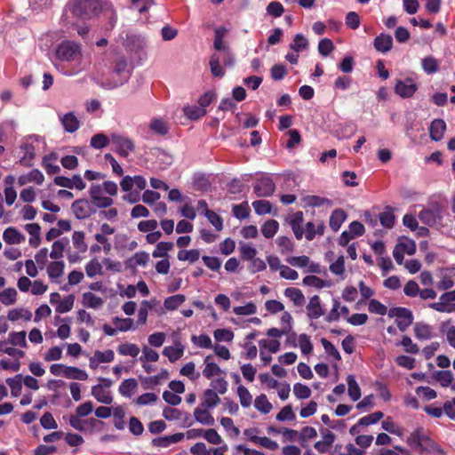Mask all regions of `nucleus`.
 I'll return each mask as SVG.
<instances>
[{
	"mask_svg": "<svg viewBox=\"0 0 455 455\" xmlns=\"http://www.w3.org/2000/svg\"><path fill=\"white\" fill-rule=\"evenodd\" d=\"M118 188L114 181H104L102 185L92 184L89 189L92 203L97 208H108L114 203L111 196L117 194Z\"/></svg>",
	"mask_w": 455,
	"mask_h": 455,
	"instance_id": "1",
	"label": "nucleus"
},
{
	"mask_svg": "<svg viewBox=\"0 0 455 455\" xmlns=\"http://www.w3.org/2000/svg\"><path fill=\"white\" fill-rule=\"evenodd\" d=\"M100 9L96 0H69L65 8V19L68 13L81 20H90L95 16Z\"/></svg>",
	"mask_w": 455,
	"mask_h": 455,
	"instance_id": "2",
	"label": "nucleus"
},
{
	"mask_svg": "<svg viewBox=\"0 0 455 455\" xmlns=\"http://www.w3.org/2000/svg\"><path fill=\"white\" fill-rule=\"evenodd\" d=\"M131 70L128 68L126 60L122 57L119 58L110 73V76L100 84V86L107 89L112 90L124 84L130 78Z\"/></svg>",
	"mask_w": 455,
	"mask_h": 455,
	"instance_id": "3",
	"label": "nucleus"
},
{
	"mask_svg": "<svg viewBox=\"0 0 455 455\" xmlns=\"http://www.w3.org/2000/svg\"><path fill=\"white\" fill-rule=\"evenodd\" d=\"M41 144L40 137L36 135H29L21 140L20 144V164L30 167L34 164L36 151Z\"/></svg>",
	"mask_w": 455,
	"mask_h": 455,
	"instance_id": "4",
	"label": "nucleus"
},
{
	"mask_svg": "<svg viewBox=\"0 0 455 455\" xmlns=\"http://www.w3.org/2000/svg\"><path fill=\"white\" fill-rule=\"evenodd\" d=\"M56 57L66 62L79 61L82 58L81 44L74 41H63L56 49Z\"/></svg>",
	"mask_w": 455,
	"mask_h": 455,
	"instance_id": "5",
	"label": "nucleus"
},
{
	"mask_svg": "<svg viewBox=\"0 0 455 455\" xmlns=\"http://www.w3.org/2000/svg\"><path fill=\"white\" fill-rule=\"evenodd\" d=\"M388 316L395 317V323L400 331H404L413 322V315L406 307H393L388 310Z\"/></svg>",
	"mask_w": 455,
	"mask_h": 455,
	"instance_id": "6",
	"label": "nucleus"
},
{
	"mask_svg": "<svg viewBox=\"0 0 455 455\" xmlns=\"http://www.w3.org/2000/svg\"><path fill=\"white\" fill-rule=\"evenodd\" d=\"M455 290L443 293L437 302L428 305V307L440 313L455 312Z\"/></svg>",
	"mask_w": 455,
	"mask_h": 455,
	"instance_id": "7",
	"label": "nucleus"
},
{
	"mask_svg": "<svg viewBox=\"0 0 455 455\" xmlns=\"http://www.w3.org/2000/svg\"><path fill=\"white\" fill-rule=\"evenodd\" d=\"M275 185L273 179L267 175H262L253 184V191L259 197H267L274 194Z\"/></svg>",
	"mask_w": 455,
	"mask_h": 455,
	"instance_id": "8",
	"label": "nucleus"
},
{
	"mask_svg": "<svg viewBox=\"0 0 455 455\" xmlns=\"http://www.w3.org/2000/svg\"><path fill=\"white\" fill-rule=\"evenodd\" d=\"M111 142L114 145L116 153L124 157L128 156L135 148L133 141L128 137L121 134H112Z\"/></svg>",
	"mask_w": 455,
	"mask_h": 455,
	"instance_id": "9",
	"label": "nucleus"
},
{
	"mask_svg": "<svg viewBox=\"0 0 455 455\" xmlns=\"http://www.w3.org/2000/svg\"><path fill=\"white\" fill-rule=\"evenodd\" d=\"M417 90L418 84L411 77L398 79L395 85V92L403 99L412 97Z\"/></svg>",
	"mask_w": 455,
	"mask_h": 455,
	"instance_id": "10",
	"label": "nucleus"
},
{
	"mask_svg": "<svg viewBox=\"0 0 455 455\" xmlns=\"http://www.w3.org/2000/svg\"><path fill=\"white\" fill-rule=\"evenodd\" d=\"M92 204V201L90 202L87 199H78L72 204L71 210L76 219L84 220L95 212Z\"/></svg>",
	"mask_w": 455,
	"mask_h": 455,
	"instance_id": "11",
	"label": "nucleus"
},
{
	"mask_svg": "<svg viewBox=\"0 0 455 455\" xmlns=\"http://www.w3.org/2000/svg\"><path fill=\"white\" fill-rule=\"evenodd\" d=\"M455 267H449L440 270V281L437 283L438 290L447 291L454 286Z\"/></svg>",
	"mask_w": 455,
	"mask_h": 455,
	"instance_id": "12",
	"label": "nucleus"
},
{
	"mask_svg": "<svg viewBox=\"0 0 455 455\" xmlns=\"http://www.w3.org/2000/svg\"><path fill=\"white\" fill-rule=\"evenodd\" d=\"M115 354L113 350L107 349L105 351L97 350L89 360L90 368L95 370L102 363H110L114 360Z\"/></svg>",
	"mask_w": 455,
	"mask_h": 455,
	"instance_id": "13",
	"label": "nucleus"
},
{
	"mask_svg": "<svg viewBox=\"0 0 455 455\" xmlns=\"http://www.w3.org/2000/svg\"><path fill=\"white\" fill-rule=\"evenodd\" d=\"M59 119L67 132L73 133L80 127V122L74 112L59 114Z\"/></svg>",
	"mask_w": 455,
	"mask_h": 455,
	"instance_id": "14",
	"label": "nucleus"
},
{
	"mask_svg": "<svg viewBox=\"0 0 455 455\" xmlns=\"http://www.w3.org/2000/svg\"><path fill=\"white\" fill-rule=\"evenodd\" d=\"M184 438L183 433H176L170 435H164L154 438L152 445L159 448H167L172 444L178 443Z\"/></svg>",
	"mask_w": 455,
	"mask_h": 455,
	"instance_id": "15",
	"label": "nucleus"
},
{
	"mask_svg": "<svg viewBox=\"0 0 455 455\" xmlns=\"http://www.w3.org/2000/svg\"><path fill=\"white\" fill-rule=\"evenodd\" d=\"M184 351V345L180 341H176L173 346L165 347L162 353L171 363H174L183 356Z\"/></svg>",
	"mask_w": 455,
	"mask_h": 455,
	"instance_id": "16",
	"label": "nucleus"
},
{
	"mask_svg": "<svg viewBox=\"0 0 455 455\" xmlns=\"http://www.w3.org/2000/svg\"><path fill=\"white\" fill-rule=\"evenodd\" d=\"M212 409L204 407L199 404L194 411V417L196 420L204 426H213L215 419L210 412Z\"/></svg>",
	"mask_w": 455,
	"mask_h": 455,
	"instance_id": "17",
	"label": "nucleus"
},
{
	"mask_svg": "<svg viewBox=\"0 0 455 455\" xmlns=\"http://www.w3.org/2000/svg\"><path fill=\"white\" fill-rule=\"evenodd\" d=\"M307 315L311 320L318 319L323 315L319 296L315 295L310 298L309 302L307 305Z\"/></svg>",
	"mask_w": 455,
	"mask_h": 455,
	"instance_id": "18",
	"label": "nucleus"
},
{
	"mask_svg": "<svg viewBox=\"0 0 455 455\" xmlns=\"http://www.w3.org/2000/svg\"><path fill=\"white\" fill-rule=\"evenodd\" d=\"M92 395L99 403L111 404L113 402L111 392L104 388L102 384L93 386L92 387Z\"/></svg>",
	"mask_w": 455,
	"mask_h": 455,
	"instance_id": "19",
	"label": "nucleus"
},
{
	"mask_svg": "<svg viewBox=\"0 0 455 455\" xmlns=\"http://www.w3.org/2000/svg\"><path fill=\"white\" fill-rule=\"evenodd\" d=\"M419 219L426 225L434 226L441 220L440 211L438 208L424 209L419 212Z\"/></svg>",
	"mask_w": 455,
	"mask_h": 455,
	"instance_id": "20",
	"label": "nucleus"
},
{
	"mask_svg": "<svg viewBox=\"0 0 455 455\" xmlns=\"http://www.w3.org/2000/svg\"><path fill=\"white\" fill-rule=\"evenodd\" d=\"M373 45L376 51L386 53L392 49L393 38L390 35L381 33L375 37Z\"/></svg>",
	"mask_w": 455,
	"mask_h": 455,
	"instance_id": "21",
	"label": "nucleus"
},
{
	"mask_svg": "<svg viewBox=\"0 0 455 455\" xmlns=\"http://www.w3.org/2000/svg\"><path fill=\"white\" fill-rule=\"evenodd\" d=\"M204 368L203 370V375L207 379H212L214 376H219L224 371L220 368V366L212 362V356L207 355L204 360Z\"/></svg>",
	"mask_w": 455,
	"mask_h": 455,
	"instance_id": "22",
	"label": "nucleus"
},
{
	"mask_svg": "<svg viewBox=\"0 0 455 455\" xmlns=\"http://www.w3.org/2000/svg\"><path fill=\"white\" fill-rule=\"evenodd\" d=\"M65 264L63 261L54 260L51 262L47 267V274L49 278L55 283H60V278L64 274Z\"/></svg>",
	"mask_w": 455,
	"mask_h": 455,
	"instance_id": "23",
	"label": "nucleus"
},
{
	"mask_svg": "<svg viewBox=\"0 0 455 455\" xmlns=\"http://www.w3.org/2000/svg\"><path fill=\"white\" fill-rule=\"evenodd\" d=\"M69 247V240L67 237H62L52 243V251L49 256L52 259H60L63 257V253L67 248Z\"/></svg>",
	"mask_w": 455,
	"mask_h": 455,
	"instance_id": "24",
	"label": "nucleus"
},
{
	"mask_svg": "<svg viewBox=\"0 0 455 455\" xmlns=\"http://www.w3.org/2000/svg\"><path fill=\"white\" fill-rule=\"evenodd\" d=\"M70 323L71 319L69 317H55V324H59L56 334L60 339H66L70 336Z\"/></svg>",
	"mask_w": 455,
	"mask_h": 455,
	"instance_id": "25",
	"label": "nucleus"
},
{
	"mask_svg": "<svg viewBox=\"0 0 455 455\" xmlns=\"http://www.w3.org/2000/svg\"><path fill=\"white\" fill-rule=\"evenodd\" d=\"M3 239L8 244H20L25 241V236L15 228H7L3 233Z\"/></svg>",
	"mask_w": 455,
	"mask_h": 455,
	"instance_id": "26",
	"label": "nucleus"
},
{
	"mask_svg": "<svg viewBox=\"0 0 455 455\" xmlns=\"http://www.w3.org/2000/svg\"><path fill=\"white\" fill-rule=\"evenodd\" d=\"M325 226L323 222L320 221L315 224L314 222H307L305 228V237L307 241H312L315 235H323L324 234Z\"/></svg>",
	"mask_w": 455,
	"mask_h": 455,
	"instance_id": "27",
	"label": "nucleus"
},
{
	"mask_svg": "<svg viewBox=\"0 0 455 455\" xmlns=\"http://www.w3.org/2000/svg\"><path fill=\"white\" fill-rule=\"evenodd\" d=\"M104 300L91 291L84 292L82 296V304L85 307L99 309L103 306Z\"/></svg>",
	"mask_w": 455,
	"mask_h": 455,
	"instance_id": "28",
	"label": "nucleus"
},
{
	"mask_svg": "<svg viewBox=\"0 0 455 455\" xmlns=\"http://www.w3.org/2000/svg\"><path fill=\"white\" fill-rule=\"evenodd\" d=\"M220 402V398L217 392H215L213 389H205L203 395L202 402L200 403V405L213 409L215 408Z\"/></svg>",
	"mask_w": 455,
	"mask_h": 455,
	"instance_id": "29",
	"label": "nucleus"
},
{
	"mask_svg": "<svg viewBox=\"0 0 455 455\" xmlns=\"http://www.w3.org/2000/svg\"><path fill=\"white\" fill-rule=\"evenodd\" d=\"M446 124L443 119H435L430 125L429 132L433 140L438 141L443 137Z\"/></svg>",
	"mask_w": 455,
	"mask_h": 455,
	"instance_id": "30",
	"label": "nucleus"
},
{
	"mask_svg": "<svg viewBox=\"0 0 455 455\" xmlns=\"http://www.w3.org/2000/svg\"><path fill=\"white\" fill-rule=\"evenodd\" d=\"M138 388V382L135 379L131 378L124 379L119 386L118 391L124 397H132Z\"/></svg>",
	"mask_w": 455,
	"mask_h": 455,
	"instance_id": "31",
	"label": "nucleus"
},
{
	"mask_svg": "<svg viewBox=\"0 0 455 455\" xmlns=\"http://www.w3.org/2000/svg\"><path fill=\"white\" fill-rule=\"evenodd\" d=\"M8 320L15 322L18 320H24L28 322L32 318V313L24 307H16L9 310L7 314Z\"/></svg>",
	"mask_w": 455,
	"mask_h": 455,
	"instance_id": "32",
	"label": "nucleus"
},
{
	"mask_svg": "<svg viewBox=\"0 0 455 455\" xmlns=\"http://www.w3.org/2000/svg\"><path fill=\"white\" fill-rule=\"evenodd\" d=\"M183 113L187 118L190 120H197L204 116L207 110L201 108L199 105H187L183 108Z\"/></svg>",
	"mask_w": 455,
	"mask_h": 455,
	"instance_id": "33",
	"label": "nucleus"
},
{
	"mask_svg": "<svg viewBox=\"0 0 455 455\" xmlns=\"http://www.w3.org/2000/svg\"><path fill=\"white\" fill-rule=\"evenodd\" d=\"M284 296L290 299L295 306L301 307L305 304V296L302 291L294 287L286 288L284 290Z\"/></svg>",
	"mask_w": 455,
	"mask_h": 455,
	"instance_id": "34",
	"label": "nucleus"
},
{
	"mask_svg": "<svg viewBox=\"0 0 455 455\" xmlns=\"http://www.w3.org/2000/svg\"><path fill=\"white\" fill-rule=\"evenodd\" d=\"M346 219L347 214L343 210H335L332 212L330 217L329 225L334 232H337L340 228L342 223L346 220Z\"/></svg>",
	"mask_w": 455,
	"mask_h": 455,
	"instance_id": "35",
	"label": "nucleus"
},
{
	"mask_svg": "<svg viewBox=\"0 0 455 455\" xmlns=\"http://www.w3.org/2000/svg\"><path fill=\"white\" fill-rule=\"evenodd\" d=\"M380 224L386 228H392L395 224V213L393 208L387 206L378 215Z\"/></svg>",
	"mask_w": 455,
	"mask_h": 455,
	"instance_id": "36",
	"label": "nucleus"
},
{
	"mask_svg": "<svg viewBox=\"0 0 455 455\" xmlns=\"http://www.w3.org/2000/svg\"><path fill=\"white\" fill-rule=\"evenodd\" d=\"M308 40L302 34H296L290 44V48L299 53L308 49Z\"/></svg>",
	"mask_w": 455,
	"mask_h": 455,
	"instance_id": "37",
	"label": "nucleus"
},
{
	"mask_svg": "<svg viewBox=\"0 0 455 455\" xmlns=\"http://www.w3.org/2000/svg\"><path fill=\"white\" fill-rule=\"evenodd\" d=\"M6 384L9 386L11 389V395L13 397H18L21 395L23 385L21 374H18L13 378H8L6 379Z\"/></svg>",
	"mask_w": 455,
	"mask_h": 455,
	"instance_id": "38",
	"label": "nucleus"
},
{
	"mask_svg": "<svg viewBox=\"0 0 455 455\" xmlns=\"http://www.w3.org/2000/svg\"><path fill=\"white\" fill-rule=\"evenodd\" d=\"M303 213L298 212L295 213L293 219L291 221V227L297 239L300 240L303 237L305 229L302 228Z\"/></svg>",
	"mask_w": 455,
	"mask_h": 455,
	"instance_id": "39",
	"label": "nucleus"
},
{
	"mask_svg": "<svg viewBox=\"0 0 455 455\" xmlns=\"http://www.w3.org/2000/svg\"><path fill=\"white\" fill-rule=\"evenodd\" d=\"M56 160L55 154L47 155L43 158L42 165L49 175L55 174L60 171V166L55 164Z\"/></svg>",
	"mask_w": 455,
	"mask_h": 455,
	"instance_id": "40",
	"label": "nucleus"
},
{
	"mask_svg": "<svg viewBox=\"0 0 455 455\" xmlns=\"http://www.w3.org/2000/svg\"><path fill=\"white\" fill-rule=\"evenodd\" d=\"M18 299V292L14 288H6L0 291V302L4 306H12Z\"/></svg>",
	"mask_w": 455,
	"mask_h": 455,
	"instance_id": "41",
	"label": "nucleus"
},
{
	"mask_svg": "<svg viewBox=\"0 0 455 455\" xmlns=\"http://www.w3.org/2000/svg\"><path fill=\"white\" fill-rule=\"evenodd\" d=\"M72 243L77 252L84 253L88 249V245L85 243V235L83 231H75L73 233Z\"/></svg>",
	"mask_w": 455,
	"mask_h": 455,
	"instance_id": "42",
	"label": "nucleus"
},
{
	"mask_svg": "<svg viewBox=\"0 0 455 455\" xmlns=\"http://www.w3.org/2000/svg\"><path fill=\"white\" fill-rule=\"evenodd\" d=\"M427 440L428 438L422 428L413 431L408 439L410 444L415 448L421 447Z\"/></svg>",
	"mask_w": 455,
	"mask_h": 455,
	"instance_id": "43",
	"label": "nucleus"
},
{
	"mask_svg": "<svg viewBox=\"0 0 455 455\" xmlns=\"http://www.w3.org/2000/svg\"><path fill=\"white\" fill-rule=\"evenodd\" d=\"M220 425L223 427L227 435L230 438H236L240 435V430L237 427L235 426L234 421L231 418L222 417L220 419Z\"/></svg>",
	"mask_w": 455,
	"mask_h": 455,
	"instance_id": "44",
	"label": "nucleus"
},
{
	"mask_svg": "<svg viewBox=\"0 0 455 455\" xmlns=\"http://www.w3.org/2000/svg\"><path fill=\"white\" fill-rule=\"evenodd\" d=\"M26 337H27V333L24 331H12L9 333L7 341L12 346H18L22 348H26L28 347Z\"/></svg>",
	"mask_w": 455,
	"mask_h": 455,
	"instance_id": "45",
	"label": "nucleus"
},
{
	"mask_svg": "<svg viewBox=\"0 0 455 455\" xmlns=\"http://www.w3.org/2000/svg\"><path fill=\"white\" fill-rule=\"evenodd\" d=\"M186 300V297L183 294H176L167 297L164 301V307L167 310H176L181 306Z\"/></svg>",
	"mask_w": 455,
	"mask_h": 455,
	"instance_id": "46",
	"label": "nucleus"
},
{
	"mask_svg": "<svg viewBox=\"0 0 455 455\" xmlns=\"http://www.w3.org/2000/svg\"><path fill=\"white\" fill-rule=\"evenodd\" d=\"M114 426L118 430H123L125 427L124 417L125 411L122 406H116L113 408L112 414Z\"/></svg>",
	"mask_w": 455,
	"mask_h": 455,
	"instance_id": "47",
	"label": "nucleus"
},
{
	"mask_svg": "<svg viewBox=\"0 0 455 455\" xmlns=\"http://www.w3.org/2000/svg\"><path fill=\"white\" fill-rule=\"evenodd\" d=\"M254 406L259 412L263 414L269 413L273 408L272 403L268 401L267 395L264 394H261L255 398Z\"/></svg>",
	"mask_w": 455,
	"mask_h": 455,
	"instance_id": "48",
	"label": "nucleus"
},
{
	"mask_svg": "<svg viewBox=\"0 0 455 455\" xmlns=\"http://www.w3.org/2000/svg\"><path fill=\"white\" fill-rule=\"evenodd\" d=\"M236 394L239 397V401L241 406L243 408H248L252 403V395L247 387L243 385H238L236 388Z\"/></svg>",
	"mask_w": 455,
	"mask_h": 455,
	"instance_id": "49",
	"label": "nucleus"
},
{
	"mask_svg": "<svg viewBox=\"0 0 455 455\" xmlns=\"http://www.w3.org/2000/svg\"><path fill=\"white\" fill-rule=\"evenodd\" d=\"M415 336L421 340H427L432 338V327L426 323H417L414 328Z\"/></svg>",
	"mask_w": 455,
	"mask_h": 455,
	"instance_id": "50",
	"label": "nucleus"
},
{
	"mask_svg": "<svg viewBox=\"0 0 455 455\" xmlns=\"http://www.w3.org/2000/svg\"><path fill=\"white\" fill-rule=\"evenodd\" d=\"M347 382L348 386V395L353 401H357L361 397V389L359 385L357 384L355 376L348 375L347 378Z\"/></svg>",
	"mask_w": 455,
	"mask_h": 455,
	"instance_id": "51",
	"label": "nucleus"
},
{
	"mask_svg": "<svg viewBox=\"0 0 455 455\" xmlns=\"http://www.w3.org/2000/svg\"><path fill=\"white\" fill-rule=\"evenodd\" d=\"M117 352L121 355L136 357L140 354V347L133 343H123L117 347Z\"/></svg>",
	"mask_w": 455,
	"mask_h": 455,
	"instance_id": "52",
	"label": "nucleus"
},
{
	"mask_svg": "<svg viewBox=\"0 0 455 455\" xmlns=\"http://www.w3.org/2000/svg\"><path fill=\"white\" fill-rule=\"evenodd\" d=\"M434 377L443 387H450L454 378L451 371L450 370L437 371L435 372Z\"/></svg>",
	"mask_w": 455,
	"mask_h": 455,
	"instance_id": "53",
	"label": "nucleus"
},
{
	"mask_svg": "<svg viewBox=\"0 0 455 455\" xmlns=\"http://www.w3.org/2000/svg\"><path fill=\"white\" fill-rule=\"evenodd\" d=\"M279 223L275 220H267L261 227V233L266 238H272L277 233Z\"/></svg>",
	"mask_w": 455,
	"mask_h": 455,
	"instance_id": "54",
	"label": "nucleus"
},
{
	"mask_svg": "<svg viewBox=\"0 0 455 455\" xmlns=\"http://www.w3.org/2000/svg\"><path fill=\"white\" fill-rule=\"evenodd\" d=\"M177 258L180 261H188L194 263L200 258V251L197 249L181 250L178 252Z\"/></svg>",
	"mask_w": 455,
	"mask_h": 455,
	"instance_id": "55",
	"label": "nucleus"
},
{
	"mask_svg": "<svg viewBox=\"0 0 455 455\" xmlns=\"http://www.w3.org/2000/svg\"><path fill=\"white\" fill-rule=\"evenodd\" d=\"M421 66L423 70L427 75L435 74L439 69V63L437 60L432 56L426 57L421 60Z\"/></svg>",
	"mask_w": 455,
	"mask_h": 455,
	"instance_id": "56",
	"label": "nucleus"
},
{
	"mask_svg": "<svg viewBox=\"0 0 455 455\" xmlns=\"http://www.w3.org/2000/svg\"><path fill=\"white\" fill-rule=\"evenodd\" d=\"M149 128L155 133L159 135H165L169 132V126L167 123L162 118H154L152 119Z\"/></svg>",
	"mask_w": 455,
	"mask_h": 455,
	"instance_id": "57",
	"label": "nucleus"
},
{
	"mask_svg": "<svg viewBox=\"0 0 455 455\" xmlns=\"http://www.w3.org/2000/svg\"><path fill=\"white\" fill-rule=\"evenodd\" d=\"M303 284L305 286L314 287L316 289H322L323 287H329L331 283L325 282L316 275H307L303 278Z\"/></svg>",
	"mask_w": 455,
	"mask_h": 455,
	"instance_id": "58",
	"label": "nucleus"
},
{
	"mask_svg": "<svg viewBox=\"0 0 455 455\" xmlns=\"http://www.w3.org/2000/svg\"><path fill=\"white\" fill-rule=\"evenodd\" d=\"M200 433L202 434V437L211 444L220 445L223 443L222 437L213 428L201 430Z\"/></svg>",
	"mask_w": 455,
	"mask_h": 455,
	"instance_id": "59",
	"label": "nucleus"
},
{
	"mask_svg": "<svg viewBox=\"0 0 455 455\" xmlns=\"http://www.w3.org/2000/svg\"><path fill=\"white\" fill-rule=\"evenodd\" d=\"M173 248V243L171 242H160L156 244L152 252L154 258L166 259L168 252Z\"/></svg>",
	"mask_w": 455,
	"mask_h": 455,
	"instance_id": "60",
	"label": "nucleus"
},
{
	"mask_svg": "<svg viewBox=\"0 0 455 455\" xmlns=\"http://www.w3.org/2000/svg\"><path fill=\"white\" fill-rule=\"evenodd\" d=\"M8 341H0V352L4 353L13 358L20 359L25 355V353L18 348L9 346Z\"/></svg>",
	"mask_w": 455,
	"mask_h": 455,
	"instance_id": "61",
	"label": "nucleus"
},
{
	"mask_svg": "<svg viewBox=\"0 0 455 455\" xmlns=\"http://www.w3.org/2000/svg\"><path fill=\"white\" fill-rule=\"evenodd\" d=\"M110 141L111 138L109 139L103 133H97L92 137L90 145L95 149H101L107 147Z\"/></svg>",
	"mask_w": 455,
	"mask_h": 455,
	"instance_id": "62",
	"label": "nucleus"
},
{
	"mask_svg": "<svg viewBox=\"0 0 455 455\" xmlns=\"http://www.w3.org/2000/svg\"><path fill=\"white\" fill-rule=\"evenodd\" d=\"M66 378L69 379L86 380L88 374L85 371L75 366H68L66 369Z\"/></svg>",
	"mask_w": 455,
	"mask_h": 455,
	"instance_id": "63",
	"label": "nucleus"
},
{
	"mask_svg": "<svg viewBox=\"0 0 455 455\" xmlns=\"http://www.w3.org/2000/svg\"><path fill=\"white\" fill-rule=\"evenodd\" d=\"M85 272L88 277H94L102 274V266L97 259H93L86 264Z\"/></svg>",
	"mask_w": 455,
	"mask_h": 455,
	"instance_id": "64",
	"label": "nucleus"
}]
</instances>
